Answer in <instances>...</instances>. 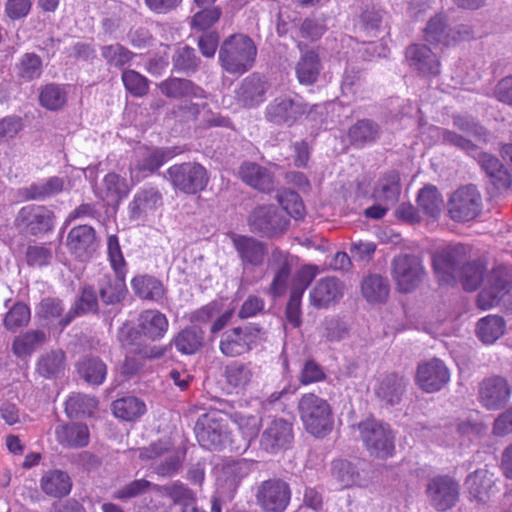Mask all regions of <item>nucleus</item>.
Here are the masks:
<instances>
[{"label": "nucleus", "mask_w": 512, "mask_h": 512, "mask_svg": "<svg viewBox=\"0 0 512 512\" xmlns=\"http://www.w3.org/2000/svg\"><path fill=\"white\" fill-rule=\"evenodd\" d=\"M445 144L455 146L477 160L494 185L498 188H507L510 183V175L503 164L495 156L481 152L478 147L465 137L447 129H436Z\"/></svg>", "instance_id": "f257e3e1"}, {"label": "nucleus", "mask_w": 512, "mask_h": 512, "mask_svg": "<svg viewBox=\"0 0 512 512\" xmlns=\"http://www.w3.org/2000/svg\"><path fill=\"white\" fill-rule=\"evenodd\" d=\"M107 249L114 274H104L99 279V294L105 304H115L125 297L127 291L125 284L126 262L116 235L108 237Z\"/></svg>", "instance_id": "f03ea898"}, {"label": "nucleus", "mask_w": 512, "mask_h": 512, "mask_svg": "<svg viewBox=\"0 0 512 512\" xmlns=\"http://www.w3.org/2000/svg\"><path fill=\"white\" fill-rule=\"evenodd\" d=\"M257 48L253 40L244 34L229 36L220 46L219 61L229 74H244L255 62Z\"/></svg>", "instance_id": "7ed1b4c3"}, {"label": "nucleus", "mask_w": 512, "mask_h": 512, "mask_svg": "<svg viewBox=\"0 0 512 512\" xmlns=\"http://www.w3.org/2000/svg\"><path fill=\"white\" fill-rule=\"evenodd\" d=\"M298 413L308 433L325 437L333 428V414L327 400L314 393H305L298 401Z\"/></svg>", "instance_id": "20e7f679"}, {"label": "nucleus", "mask_w": 512, "mask_h": 512, "mask_svg": "<svg viewBox=\"0 0 512 512\" xmlns=\"http://www.w3.org/2000/svg\"><path fill=\"white\" fill-rule=\"evenodd\" d=\"M265 332L253 323L225 330L219 340V350L226 357L244 355L256 347L263 339Z\"/></svg>", "instance_id": "39448f33"}, {"label": "nucleus", "mask_w": 512, "mask_h": 512, "mask_svg": "<svg viewBox=\"0 0 512 512\" xmlns=\"http://www.w3.org/2000/svg\"><path fill=\"white\" fill-rule=\"evenodd\" d=\"M197 440L207 450H222L235 445V440L230 437L227 429V420L218 413L205 414L200 418L195 427Z\"/></svg>", "instance_id": "423d86ee"}, {"label": "nucleus", "mask_w": 512, "mask_h": 512, "mask_svg": "<svg viewBox=\"0 0 512 512\" xmlns=\"http://www.w3.org/2000/svg\"><path fill=\"white\" fill-rule=\"evenodd\" d=\"M166 173L173 188L187 195L205 190L209 182L208 171L197 162L172 165Z\"/></svg>", "instance_id": "0eeeda50"}, {"label": "nucleus", "mask_w": 512, "mask_h": 512, "mask_svg": "<svg viewBox=\"0 0 512 512\" xmlns=\"http://www.w3.org/2000/svg\"><path fill=\"white\" fill-rule=\"evenodd\" d=\"M361 440L370 455L387 458L394 452V434L389 425L375 419H366L358 424Z\"/></svg>", "instance_id": "6e6552de"}, {"label": "nucleus", "mask_w": 512, "mask_h": 512, "mask_svg": "<svg viewBox=\"0 0 512 512\" xmlns=\"http://www.w3.org/2000/svg\"><path fill=\"white\" fill-rule=\"evenodd\" d=\"M288 223L289 221L284 213L273 205L256 207L248 218L250 230L268 238L283 234L288 227Z\"/></svg>", "instance_id": "1a4fd4ad"}, {"label": "nucleus", "mask_w": 512, "mask_h": 512, "mask_svg": "<svg viewBox=\"0 0 512 512\" xmlns=\"http://www.w3.org/2000/svg\"><path fill=\"white\" fill-rule=\"evenodd\" d=\"M255 499L265 512H284L291 499L289 484L280 478L262 481L256 488Z\"/></svg>", "instance_id": "9d476101"}, {"label": "nucleus", "mask_w": 512, "mask_h": 512, "mask_svg": "<svg viewBox=\"0 0 512 512\" xmlns=\"http://www.w3.org/2000/svg\"><path fill=\"white\" fill-rule=\"evenodd\" d=\"M448 214L457 222L475 219L482 210V197L477 188L467 185L456 190L448 200Z\"/></svg>", "instance_id": "9b49d317"}, {"label": "nucleus", "mask_w": 512, "mask_h": 512, "mask_svg": "<svg viewBox=\"0 0 512 512\" xmlns=\"http://www.w3.org/2000/svg\"><path fill=\"white\" fill-rule=\"evenodd\" d=\"M14 224L26 234L39 236L53 230L55 214L46 206L30 204L18 211Z\"/></svg>", "instance_id": "f8f14e48"}, {"label": "nucleus", "mask_w": 512, "mask_h": 512, "mask_svg": "<svg viewBox=\"0 0 512 512\" xmlns=\"http://www.w3.org/2000/svg\"><path fill=\"white\" fill-rule=\"evenodd\" d=\"M425 270L419 257L401 254L392 261V277L401 292L415 290L423 280Z\"/></svg>", "instance_id": "ddd939ff"}, {"label": "nucleus", "mask_w": 512, "mask_h": 512, "mask_svg": "<svg viewBox=\"0 0 512 512\" xmlns=\"http://www.w3.org/2000/svg\"><path fill=\"white\" fill-rule=\"evenodd\" d=\"M469 31L467 26L450 27L447 18L442 14L432 17L423 30V38L432 46H450L458 41L466 40Z\"/></svg>", "instance_id": "4468645a"}, {"label": "nucleus", "mask_w": 512, "mask_h": 512, "mask_svg": "<svg viewBox=\"0 0 512 512\" xmlns=\"http://www.w3.org/2000/svg\"><path fill=\"white\" fill-rule=\"evenodd\" d=\"M465 248L462 245L447 246L435 251L432 257L433 269L441 284L451 285L465 260Z\"/></svg>", "instance_id": "2eb2a0df"}, {"label": "nucleus", "mask_w": 512, "mask_h": 512, "mask_svg": "<svg viewBox=\"0 0 512 512\" xmlns=\"http://www.w3.org/2000/svg\"><path fill=\"white\" fill-rule=\"evenodd\" d=\"M164 205L163 193L157 186L144 185L133 195L127 206L131 221L146 222Z\"/></svg>", "instance_id": "dca6fc26"}, {"label": "nucleus", "mask_w": 512, "mask_h": 512, "mask_svg": "<svg viewBox=\"0 0 512 512\" xmlns=\"http://www.w3.org/2000/svg\"><path fill=\"white\" fill-rule=\"evenodd\" d=\"M426 493L430 504L437 511L444 512L456 505L459 500L460 489L453 478L436 476L429 481Z\"/></svg>", "instance_id": "f3484780"}, {"label": "nucleus", "mask_w": 512, "mask_h": 512, "mask_svg": "<svg viewBox=\"0 0 512 512\" xmlns=\"http://www.w3.org/2000/svg\"><path fill=\"white\" fill-rule=\"evenodd\" d=\"M307 111L300 98L280 96L270 102L265 110L266 119L274 124L292 126Z\"/></svg>", "instance_id": "a211bd4d"}, {"label": "nucleus", "mask_w": 512, "mask_h": 512, "mask_svg": "<svg viewBox=\"0 0 512 512\" xmlns=\"http://www.w3.org/2000/svg\"><path fill=\"white\" fill-rule=\"evenodd\" d=\"M511 396L508 381L501 376L485 378L478 389V400L487 410H500L506 406Z\"/></svg>", "instance_id": "6ab92c4d"}, {"label": "nucleus", "mask_w": 512, "mask_h": 512, "mask_svg": "<svg viewBox=\"0 0 512 512\" xmlns=\"http://www.w3.org/2000/svg\"><path fill=\"white\" fill-rule=\"evenodd\" d=\"M450 380V372L443 361L434 358L418 365L417 385L427 393L441 390Z\"/></svg>", "instance_id": "aec40b11"}, {"label": "nucleus", "mask_w": 512, "mask_h": 512, "mask_svg": "<svg viewBox=\"0 0 512 512\" xmlns=\"http://www.w3.org/2000/svg\"><path fill=\"white\" fill-rule=\"evenodd\" d=\"M233 247L244 268L259 267L268 254L266 245L252 236L232 233Z\"/></svg>", "instance_id": "412c9836"}, {"label": "nucleus", "mask_w": 512, "mask_h": 512, "mask_svg": "<svg viewBox=\"0 0 512 512\" xmlns=\"http://www.w3.org/2000/svg\"><path fill=\"white\" fill-rule=\"evenodd\" d=\"M407 62L423 77H435L441 72V63L435 53L423 44H412L406 49Z\"/></svg>", "instance_id": "4be33fe9"}, {"label": "nucleus", "mask_w": 512, "mask_h": 512, "mask_svg": "<svg viewBox=\"0 0 512 512\" xmlns=\"http://www.w3.org/2000/svg\"><path fill=\"white\" fill-rule=\"evenodd\" d=\"M510 274L505 267L493 269L486 277L485 286L478 295V304L482 309H488L496 304L504 295L509 283Z\"/></svg>", "instance_id": "5701e85b"}, {"label": "nucleus", "mask_w": 512, "mask_h": 512, "mask_svg": "<svg viewBox=\"0 0 512 512\" xmlns=\"http://www.w3.org/2000/svg\"><path fill=\"white\" fill-rule=\"evenodd\" d=\"M293 440L292 424L284 419H274L262 433L261 446L269 453L287 449Z\"/></svg>", "instance_id": "b1692460"}, {"label": "nucleus", "mask_w": 512, "mask_h": 512, "mask_svg": "<svg viewBox=\"0 0 512 512\" xmlns=\"http://www.w3.org/2000/svg\"><path fill=\"white\" fill-rule=\"evenodd\" d=\"M344 285L336 277L320 279L310 292L311 304L319 309L338 303L343 297Z\"/></svg>", "instance_id": "393cba45"}, {"label": "nucleus", "mask_w": 512, "mask_h": 512, "mask_svg": "<svg viewBox=\"0 0 512 512\" xmlns=\"http://www.w3.org/2000/svg\"><path fill=\"white\" fill-rule=\"evenodd\" d=\"M268 89V83L253 73L241 81L235 91V97L245 107H256L265 101Z\"/></svg>", "instance_id": "a878e982"}, {"label": "nucleus", "mask_w": 512, "mask_h": 512, "mask_svg": "<svg viewBox=\"0 0 512 512\" xmlns=\"http://www.w3.org/2000/svg\"><path fill=\"white\" fill-rule=\"evenodd\" d=\"M470 498L478 503H486L496 491L494 474L486 467L470 473L465 481Z\"/></svg>", "instance_id": "bb28decb"}, {"label": "nucleus", "mask_w": 512, "mask_h": 512, "mask_svg": "<svg viewBox=\"0 0 512 512\" xmlns=\"http://www.w3.org/2000/svg\"><path fill=\"white\" fill-rule=\"evenodd\" d=\"M130 192L126 178L110 172L104 176L101 183L94 189L95 196L107 204L119 205Z\"/></svg>", "instance_id": "cd10ccee"}, {"label": "nucleus", "mask_w": 512, "mask_h": 512, "mask_svg": "<svg viewBox=\"0 0 512 512\" xmlns=\"http://www.w3.org/2000/svg\"><path fill=\"white\" fill-rule=\"evenodd\" d=\"M172 157L168 150L150 149L146 150L142 157L130 166V180L132 183H139L148 175L157 171L167 160Z\"/></svg>", "instance_id": "c85d7f7f"}, {"label": "nucleus", "mask_w": 512, "mask_h": 512, "mask_svg": "<svg viewBox=\"0 0 512 512\" xmlns=\"http://www.w3.org/2000/svg\"><path fill=\"white\" fill-rule=\"evenodd\" d=\"M158 88L160 89L161 93L168 98H207V93L204 91V89L188 79L170 77L160 82L158 84Z\"/></svg>", "instance_id": "c756f323"}, {"label": "nucleus", "mask_w": 512, "mask_h": 512, "mask_svg": "<svg viewBox=\"0 0 512 512\" xmlns=\"http://www.w3.org/2000/svg\"><path fill=\"white\" fill-rule=\"evenodd\" d=\"M238 175L244 183L261 192H270L274 187L273 174L257 163H242Z\"/></svg>", "instance_id": "7c9ffc66"}, {"label": "nucleus", "mask_w": 512, "mask_h": 512, "mask_svg": "<svg viewBox=\"0 0 512 512\" xmlns=\"http://www.w3.org/2000/svg\"><path fill=\"white\" fill-rule=\"evenodd\" d=\"M56 441L65 448H83L89 444L90 433L87 425L70 423L55 428Z\"/></svg>", "instance_id": "2f4dec72"}, {"label": "nucleus", "mask_w": 512, "mask_h": 512, "mask_svg": "<svg viewBox=\"0 0 512 512\" xmlns=\"http://www.w3.org/2000/svg\"><path fill=\"white\" fill-rule=\"evenodd\" d=\"M232 420L238 427L242 439L239 442L235 441V445L231 446V451L244 452L250 446L251 441L258 436L262 420L257 415L243 413H235Z\"/></svg>", "instance_id": "473e14b6"}, {"label": "nucleus", "mask_w": 512, "mask_h": 512, "mask_svg": "<svg viewBox=\"0 0 512 512\" xmlns=\"http://www.w3.org/2000/svg\"><path fill=\"white\" fill-rule=\"evenodd\" d=\"M168 327L167 317L158 310H145L138 317L140 333L152 341L163 338L168 331Z\"/></svg>", "instance_id": "72a5a7b5"}, {"label": "nucleus", "mask_w": 512, "mask_h": 512, "mask_svg": "<svg viewBox=\"0 0 512 512\" xmlns=\"http://www.w3.org/2000/svg\"><path fill=\"white\" fill-rule=\"evenodd\" d=\"M251 471V463L246 459L226 460L217 475V482L228 490H235Z\"/></svg>", "instance_id": "f704fd0d"}, {"label": "nucleus", "mask_w": 512, "mask_h": 512, "mask_svg": "<svg viewBox=\"0 0 512 512\" xmlns=\"http://www.w3.org/2000/svg\"><path fill=\"white\" fill-rule=\"evenodd\" d=\"M63 189L64 180L53 176L22 188L20 194L25 200L43 201L61 193Z\"/></svg>", "instance_id": "c9c22d12"}, {"label": "nucleus", "mask_w": 512, "mask_h": 512, "mask_svg": "<svg viewBox=\"0 0 512 512\" xmlns=\"http://www.w3.org/2000/svg\"><path fill=\"white\" fill-rule=\"evenodd\" d=\"M40 487L46 495L61 498L70 493L72 481L67 472L54 469L43 474L40 479Z\"/></svg>", "instance_id": "e433bc0d"}, {"label": "nucleus", "mask_w": 512, "mask_h": 512, "mask_svg": "<svg viewBox=\"0 0 512 512\" xmlns=\"http://www.w3.org/2000/svg\"><path fill=\"white\" fill-rule=\"evenodd\" d=\"M48 339V335L39 329H31L16 336L12 342V352L18 358L31 356L42 347Z\"/></svg>", "instance_id": "4c0bfd02"}, {"label": "nucleus", "mask_w": 512, "mask_h": 512, "mask_svg": "<svg viewBox=\"0 0 512 512\" xmlns=\"http://www.w3.org/2000/svg\"><path fill=\"white\" fill-rule=\"evenodd\" d=\"M400 191L399 174L396 171H391L379 179L373 196L378 202L393 207L398 202Z\"/></svg>", "instance_id": "58836bf2"}, {"label": "nucleus", "mask_w": 512, "mask_h": 512, "mask_svg": "<svg viewBox=\"0 0 512 512\" xmlns=\"http://www.w3.org/2000/svg\"><path fill=\"white\" fill-rule=\"evenodd\" d=\"M95 242V230L89 225H79L70 230L67 246L78 257H83L92 249Z\"/></svg>", "instance_id": "ea45409f"}, {"label": "nucleus", "mask_w": 512, "mask_h": 512, "mask_svg": "<svg viewBox=\"0 0 512 512\" xmlns=\"http://www.w3.org/2000/svg\"><path fill=\"white\" fill-rule=\"evenodd\" d=\"M173 344L183 355H193L204 345V331L197 326L182 329L174 338Z\"/></svg>", "instance_id": "a19ab883"}, {"label": "nucleus", "mask_w": 512, "mask_h": 512, "mask_svg": "<svg viewBox=\"0 0 512 512\" xmlns=\"http://www.w3.org/2000/svg\"><path fill=\"white\" fill-rule=\"evenodd\" d=\"M405 380L396 374L384 376L375 389L377 397L390 405L398 404L405 389Z\"/></svg>", "instance_id": "79ce46f5"}, {"label": "nucleus", "mask_w": 512, "mask_h": 512, "mask_svg": "<svg viewBox=\"0 0 512 512\" xmlns=\"http://www.w3.org/2000/svg\"><path fill=\"white\" fill-rule=\"evenodd\" d=\"M320 70V59L314 50L303 53L295 67L297 79L302 85H311L316 82Z\"/></svg>", "instance_id": "37998d69"}, {"label": "nucleus", "mask_w": 512, "mask_h": 512, "mask_svg": "<svg viewBox=\"0 0 512 512\" xmlns=\"http://www.w3.org/2000/svg\"><path fill=\"white\" fill-rule=\"evenodd\" d=\"M224 377L226 383L233 389L244 390L254 377L252 364L234 361L225 367Z\"/></svg>", "instance_id": "c03bdc74"}, {"label": "nucleus", "mask_w": 512, "mask_h": 512, "mask_svg": "<svg viewBox=\"0 0 512 512\" xmlns=\"http://www.w3.org/2000/svg\"><path fill=\"white\" fill-rule=\"evenodd\" d=\"M97 310L98 300L95 290L90 286L84 287L78 302L65 313L64 317L60 320V325L66 327L75 317L89 312H96Z\"/></svg>", "instance_id": "a18cd8bd"}, {"label": "nucleus", "mask_w": 512, "mask_h": 512, "mask_svg": "<svg viewBox=\"0 0 512 512\" xmlns=\"http://www.w3.org/2000/svg\"><path fill=\"white\" fill-rule=\"evenodd\" d=\"M131 285L135 294L142 299L159 301L164 295L163 284L153 276L142 275L134 277Z\"/></svg>", "instance_id": "49530a36"}, {"label": "nucleus", "mask_w": 512, "mask_h": 512, "mask_svg": "<svg viewBox=\"0 0 512 512\" xmlns=\"http://www.w3.org/2000/svg\"><path fill=\"white\" fill-rule=\"evenodd\" d=\"M486 267L480 261L463 264L456 276L466 291H475L484 282Z\"/></svg>", "instance_id": "de8ad7c7"}, {"label": "nucleus", "mask_w": 512, "mask_h": 512, "mask_svg": "<svg viewBox=\"0 0 512 512\" xmlns=\"http://www.w3.org/2000/svg\"><path fill=\"white\" fill-rule=\"evenodd\" d=\"M505 330V321L497 315H488L477 323V336L486 344H492L499 339Z\"/></svg>", "instance_id": "09e8293b"}, {"label": "nucleus", "mask_w": 512, "mask_h": 512, "mask_svg": "<svg viewBox=\"0 0 512 512\" xmlns=\"http://www.w3.org/2000/svg\"><path fill=\"white\" fill-rule=\"evenodd\" d=\"M146 412L145 403L136 397H124L114 401L113 413L117 418L134 421Z\"/></svg>", "instance_id": "8fccbe9b"}, {"label": "nucleus", "mask_w": 512, "mask_h": 512, "mask_svg": "<svg viewBox=\"0 0 512 512\" xmlns=\"http://www.w3.org/2000/svg\"><path fill=\"white\" fill-rule=\"evenodd\" d=\"M98 401L96 398L76 393L69 396L65 402V411L70 418L90 416L96 410Z\"/></svg>", "instance_id": "3c124183"}, {"label": "nucleus", "mask_w": 512, "mask_h": 512, "mask_svg": "<svg viewBox=\"0 0 512 512\" xmlns=\"http://www.w3.org/2000/svg\"><path fill=\"white\" fill-rule=\"evenodd\" d=\"M443 204V198L436 187L426 186L420 190L417 205L424 214L436 218L440 214Z\"/></svg>", "instance_id": "603ef678"}, {"label": "nucleus", "mask_w": 512, "mask_h": 512, "mask_svg": "<svg viewBox=\"0 0 512 512\" xmlns=\"http://www.w3.org/2000/svg\"><path fill=\"white\" fill-rule=\"evenodd\" d=\"M379 126L371 120H360L349 129V139L357 147L372 142L379 136Z\"/></svg>", "instance_id": "864d4df0"}, {"label": "nucleus", "mask_w": 512, "mask_h": 512, "mask_svg": "<svg viewBox=\"0 0 512 512\" xmlns=\"http://www.w3.org/2000/svg\"><path fill=\"white\" fill-rule=\"evenodd\" d=\"M389 285L383 277L370 275L362 282V294L369 302H384L388 297Z\"/></svg>", "instance_id": "5fc2aeb1"}, {"label": "nucleus", "mask_w": 512, "mask_h": 512, "mask_svg": "<svg viewBox=\"0 0 512 512\" xmlns=\"http://www.w3.org/2000/svg\"><path fill=\"white\" fill-rule=\"evenodd\" d=\"M17 76L23 81L37 79L42 74V60L35 53H26L16 64Z\"/></svg>", "instance_id": "6e6d98bb"}, {"label": "nucleus", "mask_w": 512, "mask_h": 512, "mask_svg": "<svg viewBox=\"0 0 512 512\" xmlns=\"http://www.w3.org/2000/svg\"><path fill=\"white\" fill-rule=\"evenodd\" d=\"M31 318L30 308L22 303H15L5 314L3 324L4 327L11 332L27 326Z\"/></svg>", "instance_id": "4d7b16f0"}, {"label": "nucleus", "mask_w": 512, "mask_h": 512, "mask_svg": "<svg viewBox=\"0 0 512 512\" xmlns=\"http://www.w3.org/2000/svg\"><path fill=\"white\" fill-rule=\"evenodd\" d=\"M78 371L88 383L99 385L107 374L105 363L98 358H89L79 364Z\"/></svg>", "instance_id": "13d9d810"}, {"label": "nucleus", "mask_w": 512, "mask_h": 512, "mask_svg": "<svg viewBox=\"0 0 512 512\" xmlns=\"http://www.w3.org/2000/svg\"><path fill=\"white\" fill-rule=\"evenodd\" d=\"M39 101L48 110H59L67 101V93L57 84H48L42 88Z\"/></svg>", "instance_id": "bf43d9fd"}, {"label": "nucleus", "mask_w": 512, "mask_h": 512, "mask_svg": "<svg viewBox=\"0 0 512 512\" xmlns=\"http://www.w3.org/2000/svg\"><path fill=\"white\" fill-rule=\"evenodd\" d=\"M324 32L325 26L317 20L311 18L305 19L298 29V48L302 50L309 42H313L321 38Z\"/></svg>", "instance_id": "052dcab7"}, {"label": "nucleus", "mask_w": 512, "mask_h": 512, "mask_svg": "<svg viewBox=\"0 0 512 512\" xmlns=\"http://www.w3.org/2000/svg\"><path fill=\"white\" fill-rule=\"evenodd\" d=\"M332 476L341 488H347L354 485L358 479V473L355 467L346 460H337L332 465Z\"/></svg>", "instance_id": "680f3d73"}, {"label": "nucleus", "mask_w": 512, "mask_h": 512, "mask_svg": "<svg viewBox=\"0 0 512 512\" xmlns=\"http://www.w3.org/2000/svg\"><path fill=\"white\" fill-rule=\"evenodd\" d=\"M279 204L283 210L294 219H302L305 215V207L300 196L294 191L285 190L277 195Z\"/></svg>", "instance_id": "e2e57ef3"}, {"label": "nucleus", "mask_w": 512, "mask_h": 512, "mask_svg": "<svg viewBox=\"0 0 512 512\" xmlns=\"http://www.w3.org/2000/svg\"><path fill=\"white\" fill-rule=\"evenodd\" d=\"M101 55L109 65L118 68L128 64L133 57L130 50L118 43L103 46Z\"/></svg>", "instance_id": "0e129e2a"}, {"label": "nucleus", "mask_w": 512, "mask_h": 512, "mask_svg": "<svg viewBox=\"0 0 512 512\" xmlns=\"http://www.w3.org/2000/svg\"><path fill=\"white\" fill-rule=\"evenodd\" d=\"M200 59L193 48L184 46L179 48L173 56L174 68L179 72H195L199 66Z\"/></svg>", "instance_id": "69168bd1"}, {"label": "nucleus", "mask_w": 512, "mask_h": 512, "mask_svg": "<svg viewBox=\"0 0 512 512\" xmlns=\"http://www.w3.org/2000/svg\"><path fill=\"white\" fill-rule=\"evenodd\" d=\"M122 81L126 90L135 97H142L148 93V79L134 70L123 71Z\"/></svg>", "instance_id": "338daca9"}, {"label": "nucleus", "mask_w": 512, "mask_h": 512, "mask_svg": "<svg viewBox=\"0 0 512 512\" xmlns=\"http://www.w3.org/2000/svg\"><path fill=\"white\" fill-rule=\"evenodd\" d=\"M64 353L62 351H51L38 361V371L45 377H51L60 372L64 365Z\"/></svg>", "instance_id": "774afa93"}]
</instances>
